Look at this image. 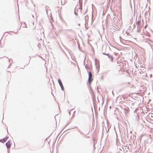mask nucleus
<instances>
[{
	"instance_id": "obj_1",
	"label": "nucleus",
	"mask_w": 153,
	"mask_h": 153,
	"mask_svg": "<svg viewBox=\"0 0 153 153\" xmlns=\"http://www.w3.org/2000/svg\"><path fill=\"white\" fill-rule=\"evenodd\" d=\"M88 72V82L90 84L91 83L92 81V79H91L92 77V74L90 71Z\"/></svg>"
},
{
	"instance_id": "obj_2",
	"label": "nucleus",
	"mask_w": 153,
	"mask_h": 153,
	"mask_svg": "<svg viewBox=\"0 0 153 153\" xmlns=\"http://www.w3.org/2000/svg\"><path fill=\"white\" fill-rule=\"evenodd\" d=\"M102 54L104 55H106L108 57V58L110 59V61L111 62H113L114 60V58L113 56L112 55H110L109 53H105L103 52L102 53Z\"/></svg>"
},
{
	"instance_id": "obj_3",
	"label": "nucleus",
	"mask_w": 153,
	"mask_h": 153,
	"mask_svg": "<svg viewBox=\"0 0 153 153\" xmlns=\"http://www.w3.org/2000/svg\"><path fill=\"white\" fill-rule=\"evenodd\" d=\"M11 145V141L10 140L8 141L6 143V146L8 149H9L10 148Z\"/></svg>"
},
{
	"instance_id": "obj_4",
	"label": "nucleus",
	"mask_w": 153,
	"mask_h": 153,
	"mask_svg": "<svg viewBox=\"0 0 153 153\" xmlns=\"http://www.w3.org/2000/svg\"><path fill=\"white\" fill-rule=\"evenodd\" d=\"M128 107L124 108L123 111L125 113V115H127L128 113Z\"/></svg>"
},
{
	"instance_id": "obj_5",
	"label": "nucleus",
	"mask_w": 153,
	"mask_h": 153,
	"mask_svg": "<svg viewBox=\"0 0 153 153\" xmlns=\"http://www.w3.org/2000/svg\"><path fill=\"white\" fill-rule=\"evenodd\" d=\"M82 6H81V4H80L79 6L78 7V9H77L76 10V11H77V12H79L81 13V14L82 13L81 12L82 11Z\"/></svg>"
},
{
	"instance_id": "obj_6",
	"label": "nucleus",
	"mask_w": 153,
	"mask_h": 153,
	"mask_svg": "<svg viewBox=\"0 0 153 153\" xmlns=\"http://www.w3.org/2000/svg\"><path fill=\"white\" fill-rule=\"evenodd\" d=\"M58 82L60 86H61L63 85L61 80L60 79H58Z\"/></svg>"
},
{
	"instance_id": "obj_7",
	"label": "nucleus",
	"mask_w": 153,
	"mask_h": 153,
	"mask_svg": "<svg viewBox=\"0 0 153 153\" xmlns=\"http://www.w3.org/2000/svg\"><path fill=\"white\" fill-rule=\"evenodd\" d=\"M85 59H84V65H85V68L87 70V71L88 72V70L89 69V67L87 65H85Z\"/></svg>"
},
{
	"instance_id": "obj_8",
	"label": "nucleus",
	"mask_w": 153,
	"mask_h": 153,
	"mask_svg": "<svg viewBox=\"0 0 153 153\" xmlns=\"http://www.w3.org/2000/svg\"><path fill=\"white\" fill-rule=\"evenodd\" d=\"M140 22H141V21H140V20H138L137 21V22L136 24L137 25V28H138L139 26L140 25Z\"/></svg>"
},
{
	"instance_id": "obj_9",
	"label": "nucleus",
	"mask_w": 153,
	"mask_h": 153,
	"mask_svg": "<svg viewBox=\"0 0 153 153\" xmlns=\"http://www.w3.org/2000/svg\"><path fill=\"white\" fill-rule=\"evenodd\" d=\"M97 60L96 59H95V65L96 66V68H97L98 67V66H99V64H97Z\"/></svg>"
},
{
	"instance_id": "obj_10",
	"label": "nucleus",
	"mask_w": 153,
	"mask_h": 153,
	"mask_svg": "<svg viewBox=\"0 0 153 153\" xmlns=\"http://www.w3.org/2000/svg\"><path fill=\"white\" fill-rule=\"evenodd\" d=\"M6 141V139L5 138L2 139V143H4Z\"/></svg>"
},
{
	"instance_id": "obj_11",
	"label": "nucleus",
	"mask_w": 153,
	"mask_h": 153,
	"mask_svg": "<svg viewBox=\"0 0 153 153\" xmlns=\"http://www.w3.org/2000/svg\"><path fill=\"white\" fill-rule=\"evenodd\" d=\"M60 86L61 87V89L63 91H64V86H63V85H61V86Z\"/></svg>"
},
{
	"instance_id": "obj_12",
	"label": "nucleus",
	"mask_w": 153,
	"mask_h": 153,
	"mask_svg": "<svg viewBox=\"0 0 153 153\" xmlns=\"http://www.w3.org/2000/svg\"><path fill=\"white\" fill-rule=\"evenodd\" d=\"M76 9L74 10V14L76 15L77 16L78 15L77 13V12L76 11Z\"/></svg>"
},
{
	"instance_id": "obj_13",
	"label": "nucleus",
	"mask_w": 153,
	"mask_h": 153,
	"mask_svg": "<svg viewBox=\"0 0 153 153\" xmlns=\"http://www.w3.org/2000/svg\"><path fill=\"white\" fill-rule=\"evenodd\" d=\"M118 23V21H116V22H114V24L115 25H117V23Z\"/></svg>"
},
{
	"instance_id": "obj_14",
	"label": "nucleus",
	"mask_w": 153,
	"mask_h": 153,
	"mask_svg": "<svg viewBox=\"0 0 153 153\" xmlns=\"http://www.w3.org/2000/svg\"><path fill=\"white\" fill-rule=\"evenodd\" d=\"M77 131H78L80 133H82V134H83V133H82V131H80V129H78V130H77Z\"/></svg>"
},
{
	"instance_id": "obj_15",
	"label": "nucleus",
	"mask_w": 153,
	"mask_h": 153,
	"mask_svg": "<svg viewBox=\"0 0 153 153\" xmlns=\"http://www.w3.org/2000/svg\"><path fill=\"white\" fill-rule=\"evenodd\" d=\"M4 138H5L6 139V141L8 139V137H5Z\"/></svg>"
},
{
	"instance_id": "obj_16",
	"label": "nucleus",
	"mask_w": 153,
	"mask_h": 153,
	"mask_svg": "<svg viewBox=\"0 0 153 153\" xmlns=\"http://www.w3.org/2000/svg\"><path fill=\"white\" fill-rule=\"evenodd\" d=\"M140 31V30L139 29H138V28H137V32H139Z\"/></svg>"
},
{
	"instance_id": "obj_17",
	"label": "nucleus",
	"mask_w": 153,
	"mask_h": 153,
	"mask_svg": "<svg viewBox=\"0 0 153 153\" xmlns=\"http://www.w3.org/2000/svg\"><path fill=\"white\" fill-rule=\"evenodd\" d=\"M39 45H40V43H38V45H37V46H38V47L39 48H40V46H39Z\"/></svg>"
},
{
	"instance_id": "obj_18",
	"label": "nucleus",
	"mask_w": 153,
	"mask_h": 153,
	"mask_svg": "<svg viewBox=\"0 0 153 153\" xmlns=\"http://www.w3.org/2000/svg\"><path fill=\"white\" fill-rule=\"evenodd\" d=\"M87 12V11H86V10H85V11L84 13L83 14V15H84Z\"/></svg>"
},
{
	"instance_id": "obj_19",
	"label": "nucleus",
	"mask_w": 153,
	"mask_h": 153,
	"mask_svg": "<svg viewBox=\"0 0 153 153\" xmlns=\"http://www.w3.org/2000/svg\"><path fill=\"white\" fill-rule=\"evenodd\" d=\"M2 139H0V142L2 143Z\"/></svg>"
},
{
	"instance_id": "obj_20",
	"label": "nucleus",
	"mask_w": 153,
	"mask_h": 153,
	"mask_svg": "<svg viewBox=\"0 0 153 153\" xmlns=\"http://www.w3.org/2000/svg\"><path fill=\"white\" fill-rule=\"evenodd\" d=\"M126 137L127 139H128V136L127 134H126Z\"/></svg>"
},
{
	"instance_id": "obj_21",
	"label": "nucleus",
	"mask_w": 153,
	"mask_h": 153,
	"mask_svg": "<svg viewBox=\"0 0 153 153\" xmlns=\"http://www.w3.org/2000/svg\"><path fill=\"white\" fill-rule=\"evenodd\" d=\"M7 151H8V153H10V151L8 149L7 150Z\"/></svg>"
},
{
	"instance_id": "obj_22",
	"label": "nucleus",
	"mask_w": 153,
	"mask_h": 153,
	"mask_svg": "<svg viewBox=\"0 0 153 153\" xmlns=\"http://www.w3.org/2000/svg\"><path fill=\"white\" fill-rule=\"evenodd\" d=\"M69 114L70 115V111L69 112Z\"/></svg>"
},
{
	"instance_id": "obj_23",
	"label": "nucleus",
	"mask_w": 153,
	"mask_h": 153,
	"mask_svg": "<svg viewBox=\"0 0 153 153\" xmlns=\"http://www.w3.org/2000/svg\"><path fill=\"white\" fill-rule=\"evenodd\" d=\"M112 94H113V95H114L113 91H112Z\"/></svg>"
},
{
	"instance_id": "obj_24",
	"label": "nucleus",
	"mask_w": 153,
	"mask_h": 153,
	"mask_svg": "<svg viewBox=\"0 0 153 153\" xmlns=\"http://www.w3.org/2000/svg\"><path fill=\"white\" fill-rule=\"evenodd\" d=\"M117 143H118V140L117 139Z\"/></svg>"
},
{
	"instance_id": "obj_25",
	"label": "nucleus",
	"mask_w": 153,
	"mask_h": 153,
	"mask_svg": "<svg viewBox=\"0 0 153 153\" xmlns=\"http://www.w3.org/2000/svg\"><path fill=\"white\" fill-rule=\"evenodd\" d=\"M78 25L79 26H80V24H79Z\"/></svg>"
},
{
	"instance_id": "obj_26",
	"label": "nucleus",
	"mask_w": 153,
	"mask_h": 153,
	"mask_svg": "<svg viewBox=\"0 0 153 153\" xmlns=\"http://www.w3.org/2000/svg\"><path fill=\"white\" fill-rule=\"evenodd\" d=\"M32 16L33 18L34 17V16L33 15H32Z\"/></svg>"
},
{
	"instance_id": "obj_27",
	"label": "nucleus",
	"mask_w": 153,
	"mask_h": 153,
	"mask_svg": "<svg viewBox=\"0 0 153 153\" xmlns=\"http://www.w3.org/2000/svg\"><path fill=\"white\" fill-rule=\"evenodd\" d=\"M8 32H5V33H8Z\"/></svg>"
},
{
	"instance_id": "obj_28",
	"label": "nucleus",
	"mask_w": 153,
	"mask_h": 153,
	"mask_svg": "<svg viewBox=\"0 0 153 153\" xmlns=\"http://www.w3.org/2000/svg\"><path fill=\"white\" fill-rule=\"evenodd\" d=\"M10 60H9V61H10Z\"/></svg>"
},
{
	"instance_id": "obj_29",
	"label": "nucleus",
	"mask_w": 153,
	"mask_h": 153,
	"mask_svg": "<svg viewBox=\"0 0 153 153\" xmlns=\"http://www.w3.org/2000/svg\"><path fill=\"white\" fill-rule=\"evenodd\" d=\"M85 20H86V19H85Z\"/></svg>"
},
{
	"instance_id": "obj_30",
	"label": "nucleus",
	"mask_w": 153,
	"mask_h": 153,
	"mask_svg": "<svg viewBox=\"0 0 153 153\" xmlns=\"http://www.w3.org/2000/svg\"><path fill=\"white\" fill-rule=\"evenodd\" d=\"M7 132H8V130H7ZM7 133H8V132H7Z\"/></svg>"
}]
</instances>
